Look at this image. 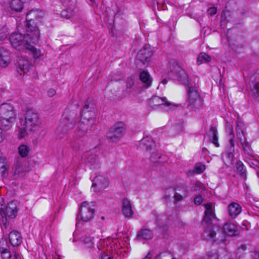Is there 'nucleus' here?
I'll list each match as a JSON object with an SVG mask.
<instances>
[{"label": "nucleus", "instance_id": "1a4fd4ad", "mask_svg": "<svg viewBox=\"0 0 259 259\" xmlns=\"http://www.w3.org/2000/svg\"><path fill=\"white\" fill-rule=\"evenodd\" d=\"M97 145L94 149L85 152L81 156L82 161L93 168L100 164L98 154L97 153Z\"/></svg>", "mask_w": 259, "mask_h": 259}, {"label": "nucleus", "instance_id": "13d9d810", "mask_svg": "<svg viewBox=\"0 0 259 259\" xmlns=\"http://www.w3.org/2000/svg\"><path fill=\"white\" fill-rule=\"evenodd\" d=\"M56 93V91L53 89H50L48 91V96L50 97H52Z\"/></svg>", "mask_w": 259, "mask_h": 259}, {"label": "nucleus", "instance_id": "cd10ccee", "mask_svg": "<svg viewBox=\"0 0 259 259\" xmlns=\"http://www.w3.org/2000/svg\"><path fill=\"white\" fill-rule=\"evenodd\" d=\"M139 78L145 87L147 88L151 85L152 78L148 71L145 70L141 71Z\"/></svg>", "mask_w": 259, "mask_h": 259}, {"label": "nucleus", "instance_id": "20e7f679", "mask_svg": "<svg viewBox=\"0 0 259 259\" xmlns=\"http://www.w3.org/2000/svg\"><path fill=\"white\" fill-rule=\"evenodd\" d=\"M78 118V116L76 113L71 112L69 109H66L63 114L61 123L57 129L58 132H63L64 135L68 130L73 128Z\"/></svg>", "mask_w": 259, "mask_h": 259}, {"label": "nucleus", "instance_id": "a19ab883", "mask_svg": "<svg viewBox=\"0 0 259 259\" xmlns=\"http://www.w3.org/2000/svg\"><path fill=\"white\" fill-rule=\"evenodd\" d=\"M236 134L246 132V128L243 122L238 119L236 121Z\"/></svg>", "mask_w": 259, "mask_h": 259}, {"label": "nucleus", "instance_id": "3c124183", "mask_svg": "<svg viewBox=\"0 0 259 259\" xmlns=\"http://www.w3.org/2000/svg\"><path fill=\"white\" fill-rule=\"evenodd\" d=\"M194 203L196 205H200L203 201V198L201 196L198 195L194 198Z\"/></svg>", "mask_w": 259, "mask_h": 259}, {"label": "nucleus", "instance_id": "0eeeda50", "mask_svg": "<svg viewBox=\"0 0 259 259\" xmlns=\"http://www.w3.org/2000/svg\"><path fill=\"white\" fill-rule=\"evenodd\" d=\"M25 29L26 31L25 34L30 38V41L32 42V44H36L39 40V31L35 20L32 18L26 19Z\"/></svg>", "mask_w": 259, "mask_h": 259}, {"label": "nucleus", "instance_id": "58836bf2", "mask_svg": "<svg viewBox=\"0 0 259 259\" xmlns=\"http://www.w3.org/2000/svg\"><path fill=\"white\" fill-rule=\"evenodd\" d=\"M183 131V127L182 125L178 124L175 125L170 127L168 131V135L170 136H176L179 133Z\"/></svg>", "mask_w": 259, "mask_h": 259}, {"label": "nucleus", "instance_id": "6e6d98bb", "mask_svg": "<svg viewBox=\"0 0 259 259\" xmlns=\"http://www.w3.org/2000/svg\"><path fill=\"white\" fill-rule=\"evenodd\" d=\"M99 259H113V257L105 253H101Z\"/></svg>", "mask_w": 259, "mask_h": 259}, {"label": "nucleus", "instance_id": "de8ad7c7", "mask_svg": "<svg viewBox=\"0 0 259 259\" xmlns=\"http://www.w3.org/2000/svg\"><path fill=\"white\" fill-rule=\"evenodd\" d=\"M170 255L166 252H162L157 254L155 259H169Z\"/></svg>", "mask_w": 259, "mask_h": 259}, {"label": "nucleus", "instance_id": "473e14b6", "mask_svg": "<svg viewBox=\"0 0 259 259\" xmlns=\"http://www.w3.org/2000/svg\"><path fill=\"white\" fill-rule=\"evenodd\" d=\"M2 228L4 233L8 234L12 229V224L7 217H1Z\"/></svg>", "mask_w": 259, "mask_h": 259}, {"label": "nucleus", "instance_id": "e2e57ef3", "mask_svg": "<svg viewBox=\"0 0 259 259\" xmlns=\"http://www.w3.org/2000/svg\"><path fill=\"white\" fill-rule=\"evenodd\" d=\"M66 13H67V11H63L62 12L61 14H62V16H64V17H66V18H68V17H69V16Z\"/></svg>", "mask_w": 259, "mask_h": 259}, {"label": "nucleus", "instance_id": "4be33fe9", "mask_svg": "<svg viewBox=\"0 0 259 259\" xmlns=\"http://www.w3.org/2000/svg\"><path fill=\"white\" fill-rule=\"evenodd\" d=\"M139 146L142 150L150 152L155 148L154 142L150 137H147L143 138L140 142Z\"/></svg>", "mask_w": 259, "mask_h": 259}, {"label": "nucleus", "instance_id": "052dcab7", "mask_svg": "<svg viewBox=\"0 0 259 259\" xmlns=\"http://www.w3.org/2000/svg\"><path fill=\"white\" fill-rule=\"evenodd\" d=\"M32 49H28V50H31L33 54H34V57L35 58H38L39 57V56H40V54H38L36 52V50L35 48H34L32 46Z\"/></svg>", "mask_w": 259, "mask_h": 259}, {"label": "nucleus", "instance_id": "5701e85b", "mask_svg": "<svg viewBox=\"0 0 259 259\" xmlns=\"http://www.w3.org/2000/svg\"><path fill=\"white\" fill-rule=\"evenodd\" d=\"M241 211V206L236 202H232L228 206V214L232 219L236 218Z\"/></svg>", "mask_w": 259, "mask_h": 259}, {"label": "nucleus", "instance_id": "2f4dec72", "mask_svg": "<svg viewBox=\"0 0 259 259\" xmlns=\"http://www.w3.org/2000/svg\"><path fill=\"white\" fill-rule=\"evenodd\" d=\"M235 151V141H229V145L226 147V156L229 161H232Z\"/></svg>", "mask_w": 259, "mask_h": 259}, {"label": "nucleus", "instance_id": "bb28decb", "mask_svg": "<svg viewBox=\"0 0 259 259\" xmlns=\"http://www.w3.org/2000/svg\"><path fill=\"white\" fill-rule=\"evenodd\" d=\"M246 133H238L236 134V136L238 140L240 143L244 151L248 153L250 151V144L247 141L246 137Z\"/></svg>", "mask_w": 259, "mask_h": 259}, {"label": "nucleus", "instance_id": "e433bc0d", "mask_svg": "<svg viewBox=\"0 0 259 259\" xmlns=\"http://www.w3.org/2000/svg\"><path fill=\"white\" fill-rule=\"evenodd\" d=\"M211 59V57L206 53H201L197 57V63L200 65L203 63L210 62Z\"/></svg>", "mask_w": 259, "mask_h": 259}, {"label": "nucleus", "instance_id": "a878e982", "mask_svg": "<svg viewBox=\"0 0 259 259\" xmlns=\"http://www.w3.org/2000/svg\"><path fill=\"white\" fill-rule=\"evenodd\" d=\"M153 237V234L150 229L143 228L138 232L136 239L139 240H149L152 239Z\"/></svg>", "mask_w": 259, "mask_h": 259}, {"label": "nucleus", "instance_id": "603ef678", "mask_svg": "<svg viewBox=\"0 0 259 259\" xmlns=\"http://www.w3.org/2000/svg\"><path fill=\"white\" fill-rule=\"evenodd\" d=\"M1 248H9V245L7 242L4 240H0V251Z\"/></svg>", "mask_w": 259, "mask_h": 259}, {"label": "nucleus", "instance_id": "6ab92c4d", "mask_svg": "<svg viewBox=\"0 0 259 259\" xmlns=\"http://www.w3.org/2000/svg\"><path fill=\"white\" fill-rule=\"evenodd\" d=\"M170 192H172V194H174L173 197L174 198L175 203L183 200L184 197H186L187 194V191L185 189H177L176 190H174L171 188H169L167 189L165 192L166 198H170V196L167 194V193Z\"/></svg>", "mask_w": 259, "mask_h": 259}, {"label": "nucleus", "instance_id": "4c0bfd02", "mask_svg": "<svg viewBox=\"0 0 259 259\" xmlns=\"http://www.w3.org/2000/svg\"><path fill=\"white\" fill-rule=\"evenodd\" d=\"M205 169V165L198 163L196 164L194 169L192 170H190L189 173L191 175L199 174L202 173Z\"/></svg>", "mask_w": 259, "mask_h": 259}, {"label": "nucleus", "instance_id": "c85d7f7f", "mask_svg": "<svg viewBox=\"0 0 259 259\" xmlns=\"http://www.w3.org/2000/svg\"><path fill=\"white\" fill-rule=\"evenodd\" d=\"M0 58L1 59V65L3 67H6L10 63V53L3 47L0 48Z\"/></svg>", "mask_w": 259, "mask_h": 259}, {"label": "nucleus", "instance_id": "4d7b16f0", "mask_svg": "<svg viewBox=\"0 0 259 259\" xmlns=\"http://www.w3.org/2000/svg\"><path fill=\"white\" fill-rule=\"evenodd\" d=\"M249 164L251 167H252L256 169H257V168L259 169V162L258 161L251 162Z\"/></svg>", "mask_w": 259, "mask_h": 259}, {"label": "nucleus", "instance_id": "9d476101", "mask_svg": "<svg viewBox=\"0 0 259 259\" xmlns=\"http://www.w3.org/2000/svg\"><path fill=\"white\" fill-rule=\"evenodd\" d=\"M170 69L171 73L183 84L188 87L192 85V83L189 82L188 75L180 65L177 64L172 63L170 65Z\"/></svg>", "mask_w": 259, "mask_h": 259}, {"label": "nucleus", "instance_id": "aec40b11", "mask_svg": "<svg viewBox=\"0 0 259 259\" xmlns=\"http://www.w3.org/2000/svg\"><path fill=\"white\" fill-rule=\"evenodd\" d=\"M168 218L164 214H160L157 221V231L163 232L162 237H165L164 232L166 231L168 229L167 225Z\"/></svg>", "mask_w": 259, "mask_h": 259}, {"label": "nucleus", "instance_id": "864d4df0", "mask_svg": "<svg viewBox=\"0 0 259 259\" xmlns=\"http://www.w3.org/2000/svg\"><path fill=\"white\" fill-rule=\"evenodd\" d=\"M207 12L208 15L213 16L217 13V9L215 7H211L208 9Z\"/></svg>", "mask_w": 259, "mask_h": 259}, {"label": "nucleus", "instance_id": "4468645a", "mask_svg": "<svg viewBox=\"0 0 259 259\" xmlns=\"http://www.w3.org/2000/svg\"><path fill=\"white\" fill-rule=\"evenodd\" d=\"M18 210L17 202L12 201L9 202L6 207L0 208V215L1 217L13 219L17 217Z\"/></svg>", "mask_w": 259, "mask_h": 259}, {"label": "nucleus", "instance_id": "bf43d9fd", "mask_svg": "<svg viewBox=\"0 0 259 259\" xmlns=\"http://www.w3.org/2000/svg\"><path fill=\"white\" fill-rule=\"evenodd\" d=\"M78 146H76V145H75V142H74V143H72V147H73L74 149H75V150H77L81 148V146H82V142H80V141H78Z\"/></svg>", "mask_w": 259, "mask_h": 259}, {"label": "nucleus", "instance_id": "dca6fc26", "mask_svg": "<svg viewBox=\"0 0 259 259\" xmlns=\"http://www.w3.org/2000/svg\"><path fill=\"white\" fill-rule=\"evenodd\" d=\"M248 87L250 91L255 96L256 100L259 101V73L255 72L251 75Z\"/></svg>", "mask_w": 259, "mask_h": 259}, {"label": "nucleus", "instance_id": "c756f323", "mask_svg": "<svg viewBox=\"0 0 259 259\" xmlns=\"http://www.w3.org/2000/svg\"><path fill=\"white\" fill-rule=\"evenodd\" d=\"M19 68L17 69V71L20 74L22 72L26 74L28 71L30 67H31L29 61L27 60L20 59L18 62Z\"/></svg>", "mask_w": 259, "mask_h": 259}, {"label": "nucleus", "instance_id": "ea45409f", "mask_svg": "<svg viewBox=\"0 0 259 259\" xmlns=\"http://www.w3.org/2000/svg\"><path fill=\"white\" fill-rule=\"evenodd\" d=\"M29 147L26 145H21L18 147V153L22 157H26L29 152Z\"/></svg>", "mask_w": 259, "mask_h": 259}, {"label": "nucleus", "instance_id": "c9c22d12", "mask_svg": "<svg viewBox=\"0 0 259 259\" xmlns=\"http://www.w3.org/2000/svg\"><path fill=\"white\" fill-rule=\"evenodd\" d=\"M9 166L6 162L5 157H1L0 158V175L1 177H5L6 174H8Z\"/></svg>", "mask_w": 259, "mask_h": 259}, {"label": "nucleus", "instance_id": "c03bdc74", "mask_svg": "<svg viewBox=\"0 0 259 259\" xmlns=\"http://www.w3.org/2000/svg\"><path fill=\"white\" fill-rule=\"evenodd\" d=\"M228 135L229 141H235V135L233 131V127H230L229 128H226Z\"/></svg>", "mask_w": 259, "mask_h": 259}, {"label": "nucleus", "instance_id": "6e6552de", "mask_svg": "<svg viewBox=\"0 0 259 259\" xmlns=\"http://www.w3.org/2000/svg\"><path fill=\"white\" fill-rule=\"evenodd\" d=\"M198 89V87L195 84L189 85L187 89V102L189 106L195 108L199 107L202 104Z\"/></svg>", "mask_w": 259, "mask_h": 259}, {"label": "nucleus", "instance_id": "774afa93", "mask_svg": "<svg viewBox=\"0 0 259 259\" xmlns=\"http://www.w3.org/2000/svg\"><path fill=\"white\" fill-rule=\"evenodd\" d=\"M225 14H226V12L223 11V13H222V17L223 18L225 16Z\"/></svg>", "mask_w": 259, "mask_h": 259}, {"label": "nucleus", "instance_id": "f3484780", "mask_svg": "<svg viewBox=\"0 0 259 259\" xmlns=\"http://www.w3.org/2000/svg\"><path fill=\"white\" fill-rule=\"evenodd\" d=\"M150 105L152 108H155L159 106H165L168 111L173 106V105L167 100L165 97H160L159 96H153L150 100Z\"/></svg>", "mask_w": 259, "mask_h": 259}, {"label": "nucleus", "instance_id": "39448f33", "mask_svg": "<svg viewBox=\"0 0 259 259\" xmlns=\"http://www.w3.org/2000/svg\"><path fill=\"white\" fill-rule=\"evenodd\" d=\"M89 100H87L85 103L81 114V120L78 123V128L80 131L83 133H88L90 131L93 125L96 123V120L92 117H88L87 114L91 112L90 108L93 109V107H90Z\"/></svg>", "mask_w": 259, "mask_h": 259}, {"label": "nucleus", "instance_id": "b1692460", "mask_svg": "<svg viewBox=\"0 0 259 259\" xmlns=\"http://www.w3.org/2000/svg\"><path fill=\"white\" fill-rule=\"evenodd\" d=\"M23 4L21 0H12L9 3L8 11L11 14L21 12Z\"/></svg>", "mask_w": 259, "mask_h": 259}, {"label": "nucleus", "instance_id": "f704fd0d", "mask_svg": "<svg viewBox=\"0 0 259 259\" xmlns=\"http://www.w3.org/2000/svg\"><path fill=\"white\" fill-rule=\"evenodd\" d=\"M44 16V13L39 10H32L26 14V19L32 18L33 19H38Z\"/></svg>", "mask_w": 259, "mask_h": 259}, {"label": "nucleus", "instance_id": "a18cd8bd", "mask_svg": "<svg viewBox=\"0 0 259 259\" xmlns=\"http://www.w3.org/2000/svg\"><path fill=\"white\" fill-rule=\"evenodd\" d=\"M82 240L88 246L91 247L93 244V238L90 236H84L82 237Z\"/></svg>", "mask_w": 259, "mask_h": 259}, {"label": "nucleus", "instance_id": "a211bd4d", "mask_svg": "<svg viewBox=\"0 0 259 259\" xmlns=\"http://www.w3.org/2000/svg\"><path fill=\"white\" fill-rule=\"evenodd\" d=\"M108 185V181L106 178L102 176H98L93 181L92 188L94 192L100 191L105 189Z\"/></svg>", "mask_w": 259, "mask_h": 259}, {"label": "nucleus", "instance_id": "72a5a7b5", "mask_svg": "<svg viewBox=\"0 0 259 259\" xmlns=\"http://www.w3.org/2000/svg\"><path fill=\"white\" fill-rule=\"evenodd\" d=\"M236 169L240 176L245 181L247 179V171L243 163L239 161L236 163Z\"/></svg>", "mask_w": 259, "mask_h": 259}, {"label": "nucleus", "instance_id": "338daca9", "mask_svg": "<svg viewBox=\"0 0 259 259\" xmlns=\"http://www.w3.org/2000/svg\"><path fill=\"white\" fill-rule=\"evenodd\" d=\"M167 80L166 78L163 79L161 81V83H162L163 84L165 85L167 83Z\"/></svg>", "mask_w": 259, "mask_h": 259}, {"label": "nucleus", "instance_id": "ddd939ff", "mask_svg": "<svg viewBox=\"0 0 259 259\" xmlns=\"http://www.w3.org/2000/svg\"><path fill=\"white\" fill-rule=\"evenodd\" d=\"M124 131V124L122 122H118L111 127L107 137L113 142H116L123 137Z\"/></svg>", "mask_w": 259, "mask_h": 259}, {"label": "nucleus", "instance_id": "412c9836", "mask_svg": "<svg viewBox=\"0 0 259 259\" xmlns=\"http://www.w3.org/2000/svg\"><path fill=\"white\" fill-rule=\"evenodd\" d=\"M9 240L13 246H18L22 242V237L20 232L12 230L9 233Z\"/></svg>", "mask_w": 259, "mask_h": 259}, {"label": "nucleus", "instance_id": "9b49d317", "mask_svg": "<svg viewBox=\"0 0 259 259\" xmlns=\"http://www.w3.org/2000/svg\"><path fill=\"white\" fill-rule=\"evenodd\" d=\"M170 69L171 73L183 84L188 87L192 85V83L189 82L188 75L180 65L177 64L172 63L170 65Z\"/></svg>", "mask_w": 259, "mask_h": 259}, {"label": "nucleus", "instance_id": "7c9ffc66", "mask_svg": "<svg viewBox=\"0 0 259 259\" xmlns=\"http://www.w3.org/2000/svg\"><path fill=\"white\" fill-rule=\"evenodd\" d=\"M211 142L217 147L220 145L218 143V131L217 128L214 126H211L208 133Z\"/></svg>", "mask_w": 259, "mask_h": 259}, {"label": "nucleus", "instance_id": "7ed1b4c3", "mask_svg": "<svg viewBox=\"0 0 259 259\" xmlns=\"http://www.w3.org/2000/svg\"><path fill=\"white\" fill-rule=\"evenodd\" d=\"M17 114L10 104L4 103L0 106V134L2 131H7L14 122Z\"/></svg>", "mask_w": 259, "mask_h": 259}, {"label": "nucleus", "instance_id": "f03ea898", "mask_svg": "<svg viewBox=\"0 0 259 259\" xmlns=\"http://www.w3.org/2000/svg\"><path fill=\"white\" fill-rule=\"evenodd\" d=\"M20 126L18 136L19 139L24 138L27 131H38L41 124L38 114L32 109H28L26 112L25 119H20Z\"/></svg>", "mask_w": 259, "mask_h": 259}, {"label": "nucleus", "instance_id": "2eb2a0df", "mask_svg": "<svg viewBox=\"0 0 259 259\" xmlns=\"http://www.w3.org/2000/svg\"><path fill=\"white\" fill-rule=\"evenodd\" d=\"M153 53L151 50L150 47L148 46H144L141 49L137 56V61L141 62L143 64L147 65L150 61V58L152 55Z\"/></svg>", "mask_w": 259, "mask_h": 259}, {"label": "nucleus", "instance_id": "09e8293b", "mask_svg": "<svg viewBox=\"0 0 259 259\" xmlns=\"http://www.w3.org/2000/svg\"><path fill=\"white\" fill-rule=\"evenodd\" d=\"M24 172L23 167L19 164L16 165L15 170L14 171L15 175H19L21 173Z\"/></svg>", "mask_w": 259, "mask_h": 259}, {"label": "nucleus", "instance_id": "0e129e2a", "mask_svg": "<svg viewBox=\"0 0 259 259\" xmlns=\"http://www.w3.org/2000/svg\"><path fill=\"white\" fill-rule=\"evenodd\" d=\"M230 127H233V125L231 124L228 121L226 123V128H229Z\"/></svg>", "mask_w": 259, "mask_h": 259}, {"label": "nucleus", "instance_id": "393cba45", "mask_svg": "<svg viewBox=\"0 0 259 259\" xmlns=\"http://www.w3.org/2000/svg\"><path fill=\"white\" fill-rule=\"evenodd\" d=\"M122 211L125 217H131L133 214V211L130 201L126 198L122 200Z\"/></svg>", "mask_w": 259, "mask_h": 259}, {"label": "nucleus", "instance_id": "f8f14e48", "mask_svg": "<svg viewBox=\"0 0 259 259\" xmlns=\"http://www.w3.org/2000/svg\"><path fill=\"white\" fill-rule=\"evenodd\" d=\"M91 206L93 205L91 203L87 201L83 202L81 204L79 212L76 219L78 220L80 217L81 220L84 222H88L92 219L94 217L95 209Z\"/></svg>", "mask_w": 259, "mask_h": 259}, {"label": "nucleus", "instance_id": "423d86ee", "mask_svg": "<svg viewBox=\"0 0 259 259\" xmlns=\"http://www.w3.org/2000/svg\"><path fill=\"white\" fill-rule=\"evenodd\" d=\"M10 41L12 46L18 51L24 49H32V42L30 41V38L27 37L25 34L21 33H13L10 37Z\"/></svg>", "mask_w": 259, "mask_h": 259}, {"label": "nucleus", "instance_id": "69168bd1", "mask_svg": "<svg viewBox=\"0 0 259 259\" xmlns=\"http://www.w3.org/2000/svg\"><path fill=\"white\" fill-rule=\"evenodd\" d=\"M151 253L150 252H149L147 254V256L143 259H151Z\"/></svg>", "mask_w": 259, "mask_h": 259}, {"label": "nucleus", "instance_id": "49530a36", "mask_svg": "<svg viewBox=\"0 0 259 259\" xmlns=\"http://www.w3.org/2000/svg\"><path fill=\"white\" fill-rule=\"evenodd\" d=\"M219 255L217 253L209 252L203 259H218Z\"/></svg>", "mask_w": 259, "mask_h": 259}, {"label": "nucleus", "instance_id": "79ce46f5", "mask_svg": "<svg viewBox=\"0 0 259 259\" xmlns=\"http://www.w3.org/2000/svg\"><path fill=\"white\" fill-rule=\"evenodd\" d=\"M0 253L2 259H10L12 257L11 252L9 248H1Z\"/></svg>", "mask_w": 259, "mask_h": 259}, {"label": "nucleus", "instance_id": "8fccbe9b", "mask_svg": "<svg viewBox=\"0 0 259 259\" xmlns=\"http://www.w3.org/2000/svg\"><path fill=\"white\" fill-rule=\"evenodd\" d=\"M134 85V80L132 78H128L126 80V88L132 89Z\"/></svg>", "mask_w": 259, "mask_h": 259}, {"label": "nucleus", "instance_id": "680f3d73", "mask_svg": "<svg viewBox=\"0 0 259 259\" xmlns=\"http://www.w3.org/2000/svg\"><path fill=\"white\" fill-rule=\"evenodd\" d=\"M13 259H21V258L20 254L18 252L15 251Z\"/></svg>", "mask_w": 259, "mask_h": 259}, {"label": "nucleus", "instance_id": "5fc2aeb1", "mask_svg": "<svg viewBox=\"0 0 259 259\" xmlns=\"http://www.w3.org/2000/svg\"><path fill=\"white\" fill-rule=\"evenodd\" d=\"M8 36V33L6 31L0 30V40H3L5 39Z\"/></svg>", "mask_w": 259, "mask_h": 259}, {"label": "nucleus", "instance_id": "37998d69", "mask_svg": "<svg viewBox=\"0 0 259 259\" xmlns=\"http://www.w3.org/2000/svg\"><path fill=\"white\" fill-rule=\"evenodd\" d=\"M150 153H151L150 156V159L152 161L156 162L160 158V154L155 151V148L154 150L151 151Z\"/></svg>", "mask_w": 259, "mask_h": 259}, {"label": "nucleus", "instance_id": "f257e3e1", "mask_svg": "<svg viewBox=\"0 0 259 259\" xmlns=\"http://www.w3.org/2000/svg\"><path fill=\"white\" fill-rule=\"evenodd\" d=\"M205 207V214L202 221L204 231L202 237L208 241L224 242L226 240V234L236 236L239 231L237 226L231 223H226L222 228L219 224L214 223L215 215L212 210V205L208 203L204 205Z\"/></svg>", "mask_w": 259, "mask_h": 259}]
</instances>
